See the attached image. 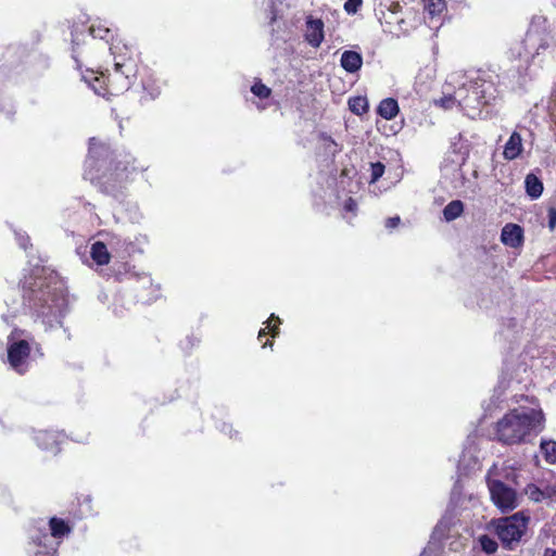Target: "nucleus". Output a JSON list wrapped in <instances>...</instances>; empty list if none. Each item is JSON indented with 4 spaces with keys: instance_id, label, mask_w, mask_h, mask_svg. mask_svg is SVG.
<instances>
[{
    "instance_id": "f257e3e1",
    "label": "nucleus",
    "mask_w": 556,
    "mask_h": 556,
    "mask_svg": "<svg viewBox=\"0 0 556 556\" xmlns=\"http://www.w3.org/2000/svg\"><path fill=\"white\" fill-rule=\"evenodd\" d=\"M23 298L42 324H61L67 308L62 283L55 276L30 275L23 281Z\"/></svg>"
},
{
    "instance_id": "f03ea898",
    "label": "nucleus",
    "mask_w": 556,
    "mask_h": 556,
    "mask_svg": "<svg viewBox=\"0 0 556 556\" xmlns=\"http://www.w3.org/2000/svg\"><path fill=\"white\" fill-rule=\"evenodd\" d=\"M544 424L545 416L541 409L529 408L520 412L514 408L495 424V437L504 444H520L532 432H541Z\"/></svg>"
},
{
    "instance_id": "7ed1b4c3",
    "label": "nucleus",
    "mask_w": 556,
    "mask_h": 556,
    "mask_svg": "<svg viewBox=\"0 0 556 556\" xmlns=\"http://www.w3.org/2000/svg\"><path fill=\"white\" fill-rule=\"evenodd\" d=\"M139 170L136 160L125 156L121 160H111L100 172L86 169V176L101 193L117 199L124 195L127 185Z\"/></svg>"
},
{
    "instance_id": "20e7f679",
    "label": "nucleus",
    "mask_w": 556,
    "mask_h": 556,
    "mask_svg": "<svg viewBox=\"0 0 556 556\" xmlns=\"http://www.w3.org/2000/svg\"><path fill=\"white\" fill-rule=\"evenodd\" d=\"M138 75H128L125 71L114 67L113 71L96 72L87 68L83 78L94 92L103 98L118 97L127 91Z\"/></svg>"
},
{
    "instance_id": "39448f33",
    "label": "nucleus",
    "mask_w": 556,
    "mask_h": 556,
    "mask_svg": "<svg viewBox=\"0 0 556 556\" xmlns=\"http://www.w3.org/2000/svg\"><path fill=\"white\" fill-rule=\"evenodd\" d=\"M529 520L523 513H516L508 517L493 519L489 527L493 529L505 549L514 551L526 534Z\"/></svg>"
},
{
    "instance_id": "423d86ee",
    "label": "nucleus",
    "mask_w": 556,
    "mask_h": 556,
    "mask_svg": "<svg viewBox=\"0 0 556 556\" xmlns=\"http://www.w3.org/2000/svg\"><path fill=\"white\" fill-rule=\"evenodd\" d=\"M90 41H86L85 38L79 42L78 38H73L72 56L76 62L78 70H81L85 61H89L91 52L93 50L94 40L101 39L106 43L113 39L112 30L101 22L92 23L89 27Z\"/></svg>"
},
{
    "instance_id": "0eeeda50",
    "label": "nucleus",
    "mask_w": 556,
    "mask_h": 556,
    "mask_svg": "<svg viewBox=\"0 0 556 556\" xmlns=\"http://www.w3.org/2000/svg\"><path fill=\"white\" fill-rule=\"evenodd\" d=\"M113 58L114 67L125 71L128 75H138L140 65L137 50L122 40L113 41L109 47Z\"/></svg>"
},
{
    "instance_id": "6e6552de",
    "label": "nucleus",
    "mask_w": 556,
    "mask_h": 556,
    "mask_svg": "<svg viewBox=\"0 0 556 556\" xmlns=\"http://www.w3.org/2000/svg\"><path fill=\"white\" fill-rule=\"evenodd\" d=\"M488 486L493 504L503 513L514 510L518 506L515 489L501 480H490Z\"/></svg>"
},
{
    "instance_id": "1a4fd4ad",
    "label": "nucleus",
    "mask_w": 556,
    "mask_h": 556,
    "mask_svg": "<svg viewBox=\"0 0 556 556\" xmlns=\"http://www.w3.org/2000/svg\"><path fill=\"white\" fill-rule=\"evenodd\" d=\"M112 151L109 144H106L105 142L101 141L98 138H90L88 148L87 169H92V172H100V169L112 160L110 157Z\"/></svg>"
},
{
    "instance_id": "9d476101",
    "label": "nucleus",
    "mask_w": 556,
    "mask_h": 556,
    "mask_svg": "<svg viewBox=\"0 0 556 556\" xmlns=\"http://www.w3.org/2000/svg\"><path fill=\"white\" fill-rule=\"evenodd\" d=\"M59 545L60 542L54 544L47 532L40 531L31 536L27 553L28 556H59Z\"/></svg>"
},
{
    "instance_id": "9b49d317",
    "label": "nucleus",
    "mask_w": 556,
    "mask_h": 556,
    "mask_svg": "<svg viewBox=\"0 0 556 556\" xmlns=\"http://www.w3.org/2000/svg\"><path fill=\"white\" fill-rule=\"evenodd\" d=\"M30 345L26 340H18L8 346V361L11 367L18 374L26 370V361L30 355Z\"/></svg>"
},
{
    "instance_id": "f8f14e48",
    "label": "nucleus",
    "mask_w": 556,
    "mask_h": 556,
    "mask_svg": "<svg viewBox=\"0 0 556 556\" xmlns=\"http://www.w3.org/2000/svg\"><path fill=\"white\" fill-rule=\"evenodd\" d=\"M138 77L142 87L141 103L154 100L161 94L160 84L148 66H141Z\"/></svg>"
},
{
    "instance_id": "ddd939ff",
    "label": "nucleus",
    "mask_w": 556,
    "mask_h": 556,
    "mask_svg": "<svg viewBox=\"0 0 556 556\" xmlns=\"http://www.w3.org/2000/svg\"><path fill=\"white\" fill-rule=\"evenodd\" d=\"M525 494L529 500L541 503L545 500L553 501L556 497V486L544 481L536 483H528L525 488Z\"/></svg>"
},
{
    "instance_id": "4468645a",
    "label": "nucleus",
    "mask_w": 556,
    "mask_h": 556,
    "mask_svg": "<svg viewBox=\"0 0 556 556\" xmlns=\"http://www.w3.org/2000/svg\"><path fill=\"white\" fill-rule=\"evenodd\" d=\"M306 30L304 34L306 42L313 48H319L325 39L324 22L321 18H314L308 15L305 21Z\"/></svg>"
},
{
    "instance_id": "2eb2a0df",
    "label": "nucleus",
    "mask_w": 556,
    "mask_h": 556,
    "mask_svg": "<svg viewBox=\"0 0 556 556\" xmlns=\"http://www.w3.org/2000/svg\"><path fill=\"white\" fill-rule=\"evenodd\" d=\"M536 42H538L536 34L529 31L526 34V37L523 38V40L515 47L514 51L517 52V55L519 58L523 56L526 59V61L528 62L529 60L533 59L535 54L539 53L540 49H546L548 47L547 43H540L534 52L530 51L528 48H534Z\"/></svg>"
},
{
    "instance_id": "dca6fc26",
    "label": "nucleus",
    "mask_w": 556,
    "mask_h": 556,
    "mask_svg": "<svg viewBox=\"0 0 556 556\" xmlns=\"http://www.w3.org/2000/svg\"><path fill=\"white\" fill-rule=\"evenodd\" d=\"M502 242L510 248H519L523 244V229L517 224H506L501 233Z\"/></svg>"
},
{
    "instance_id": "f3484780",
    "label": "nucleus",
    "mask_w": 556,
    "mask_h": 556,
    "mask_svg": "<svg viewBox=\"0 0 556 556\" xmlns=\"http://www.w3.org/2000/svg\"><path fill=\"white\" fill-rule=\"evenodd\" d=\"M35 442L37 446L47 452H51L53 454H58L60 452V441L59 435L49 430H42L36 433Z\"/></svg>"
},
{
    "instance_id": "a211bd4d",
    "label": "nucleus",
    "mask_w": 556,
    "mask_h": 556,
    "mask_svg": "<svg viewBox=\"0 0 556 556\" xmlns=\"http://www.w3.org/2000/svg\"><path fill=\"white\" fill-rule=\"evenodd\" d=\"M523 151L522 138L518 131H513L504 146L503 156L507 161H513L521 155Z\"/></svg>"
},
{
    "instance_id": "6ab92c4d",
    "label": "nucleus",
    "mask_w": 556,
    "mask_h": 556,
    "mask_svg": "<svg viewBox=\"0 0 556 556\" xmlns=\"http://www.w3.org/2000/svg\"><path fill=\"white\" fill-rule=\"evenodd\" d=\"M280 324L281 320L278 316H276L275 314H271L269 316V318L266 321V328L261 329L257 336V339L262 343L263 348L273 346L274 343L271 340L266 339L265 341H263V338L266 337L267 334H270L271 338L277 337L279 334Z\"/></svg>"
},
{
    "instance_id": "aec40b11",
    "label": "nucleus",
    "mask_w": 556,
    "mask_h": 556,
    "mask_svg": "<svg viewBox=\"0 0 556 556\" xmlns=\"http://www.w3.org/2000/svg\"><path fill=\"white\" fill-rule=\"evenodd\" d=\"M72 526L62 518L51 517L49 519L50 539L62 540L72 532Z\"/></svg>"
},
{
    "instance_id": "412c9836",
    "label": "nucleus",
    "mask_w": 556,
    "mask_h": 556,
    "mask_svg": "<svg viewBox=\"0 0 556 556\" xmlns=\"http://www.w3.org/2000/svg\"><path fill=\"white\" fill-rule=\"evenodd\" d=\"M340 64L348 73H356L363 65V56L356 51L346 50L341 55Z\"/></svg>"
},
{
    "instance_id": "4be33fe9",
    "label": "nucleus",
    "mask_w": 556,
    "mask_h": 556,
    "mask_svg": "<svg viewBox=\"0 0 556 556\" xmlns=\"http://www.w3.org/2000/svg\"><path fill=\"white\" fill-rule=\"evenodd\" d=\"M399 112V103L394 98L381 100L377 108V114L387 121L393 119Z\"/></svg>"
},
{
    "instance_id": "5701e85b",
    "label": "nucleus",
    "mask_w": 556,
    "mask_h": 556,
    "mask_svg": "<svg viewBox=\"0 0 556 556\" xmlns=\"http://www.w3.org/2000/svg\"><path fill=\"white\" fill-rule=\"evenodd\" d=\"M90 256L97 265L104 266L111 261V254L102 241H96L91 245Z\"/></svg>"
},
{
    "instance_id": "b1692460",
    "label": "nucleus",
    "mask_w": 556,
    "mask_h": 556,
    "mask_svg": "<svg viewBox=\"0 0 556 556\" xmlns=\"http://www.w3.org/2000/svg\"><path fill=\"white\" fill-rule=\"evenodd\" d=\"M527 194L531 199H538L543 192V182L534 175L528 174L525 180Z\"/></svg>"
},
{
    "instance_id": "393cba45",
    "label": "nucleus",
    "mask_w": 556,
    "mask_h": 556,
    "mask_svg": "<svg viewBox=\"0 0 556 556\" xmlns=\"http://www.w3.org/2000/svg\"><path fill=\"white\" fill-rule=\"evenodd\" d=\"M463 212L464 203L460 200H453L443 208V216L446 222H452L459 217Z\"/></svg>"
},
{
    "instance_id": "a878e982",
    "label": "nucleus",
    "mask_w": 556,
    "mask_h": 556,
    "mask_svg": "<svg viewBox=\"0 0 556 556\" xmlns=\"http://www.w3.org/2000/svg\"><path fill=\"white\" fill-rule=\"evenodd\" d=\"M349 109L352 113L356 115H363L368 112L369 104L366 97L363 96H356L352 97L348 101Z\"/></svg>"
},
{
    "instance_id": "bb28decb",
    "label": "nucleus",
    "mask_w": 556,
    "mask_h": 556,
    "mask_svg": "<svg viewBox=\"0 0 556 556\" xmlns=\"http://www.w3.org/2000/svg\"><path fill=\"white\" fill-rule=\"evenodd\" d=\"M540 450L546 463L556 464V441L543 439L540 443Z\"/></svg>"
},
{
    "instance_id": "cd10ccee",
    "label": "nucleus",
    "mask_w": 556,
    "mask_h": 556,
    "mask_svg": "<svg viewBox=\"0 0 556 556\" xmlns=\"http://www.w3.org/2000/svg\"><path fill=\"white\" fill-rule=\"evenodd\" d=\"M424 10L431 17L441 15L446 10L445 0H421Z\"/></svg>"
},
{
    "instance_id": "c85d7f7f",
    "label": "nucleus",
    "mask_w": 556,
    "mask_h": 556,
    "mask_svg": "<svg viewBox=\"0 0 556 556\" xmlns=\"http://www.w3.org/2000/svg\"><path fill=\"white\" fill-rule=\"evenodd\" d=\"M251 92L261 100L268 99L271 96V89L263 84L261 79L254 81Z\"/></svg>"
},
{
    "instance_id": "c756f323",
    "label": "nucleus",
    "mask_w": 556,
    "mask_h": 556,
    "mask_svg": "<svg viewBox=\"0 0 556 556\" xmlns=\"http://www.w3.org/2000/svg\"><path fill=\"white\" fill-rule=\"evenodd\" d=\"M479 543L481 549L486 554H494L498 548L497 542L486 534H482L479 536Z\"/></svg>"
},
{
    "instance_id": "7c9ffc66",
    "label": "nucleus",
    "mask_w": 556,
    "mask_h": 556,
    "mask_svg": "<svg viewBox=\"0 0 556 556\" xmlns=\"http://www.w3.org/2000/svg\"><path fill=\"white\" fill-rule=\"evenodd\" d=\"M386 166L381 162L371 163L370 165V182H376L384 174Z\"/></svg>"
},
{
    "instance_id": "2f4dec72",
    "label": "nucleus",
    "mask_w": 556,
    "mask_h": 556,
    "mask_svg": "<svg viewBox=\"0 0 556 556\" xmlns=\"http://www.w3.org/2000/svg\"><path fill=\"white\" fill-rule=\"evenodd\" d=\"M363 4V0H346L344 3V10L349 14H355L358 12Z\"/></svg>"
},
{
    "instance_id": "473e14b6",
    "label": "nucleus",
    "mask_w": 556,
    "mask_h": 556,
    "mask_svg": "<svg viewBox=\"0 0 556 556\" xmlns=\"http://www.w3.org/2000/svg\"><path fill=\"white\" fill-rule=\"evenodd\" d=\"M455 103H456V99L452 94L444 96L440 100L435 101V104H438L439 106H441L445 110L452 109L455 105Z\"/></svg>"
},
{
    "instance_id": "72a5a7b5",
    "label": "nucleus",
    "mask_w": 556,
    "mask_h": 556,
    "mask_svg": "<svg viewBox=\"0 0 556 556\" xmlns=\"http://www.w3.org/2000/svg\"><path fill=\"white\" fill-rule=\"evenodd\" d=\"M343 211L345 213H352L354 216L357 213V202L352 197L348 198L343 205Z\"/></svg>"
},
{
    "instance_id": "f704fd0d",
    "label": "nucleus",
    "mask_w": 556,
    "mask_h": 556,
    "mask_svg": "<svg viewBox=\"0 0 556 556\" xmlns=\"http://www.w3.org/2000/svg\"><path fill=\"white\" fill-rule=\"evenodd\" d=\"M547 217H548V228L551 230H554L556 227V208L555 207L548 208Z\"/></svg>"
},
{
    "instance_id": "c9c22d12",
    "label": "nucleus",
    "mask_w": 556,
    "mask_h": 556,
    "mask_svg": "<svg viewBox=\"0 0 556 556\" xmlns=\"http://www.w3.org/2000/svg\"><path fill=\"white\" fill-rule=\"evenodd\" d=\"M401 223V218L400 216H392V217H388L384 222V226L386 228L388 229H393L395 227H397Z\"/></svg>"
},
{
    "instance_id": "e433bc0d",
    "label": "nucleus",
    "mask_w": 556,
    "mask_h": 556,
    "mask_svg": "<svg viewBox=\"0 0 556 556\" xmlns=\"http://www.w3.org/2000/svg\"><path fill=\"white\" fill-rule=\"evenodd\" d=\"M472 93L476 96V99H478V100H479V103H481L482 105H486V104H489V103H490V100H489V99H486V98L484 97V94H481V96L479 94L478 88H476V87H475V88L472 89Z\"/></svg>"
},
{
    "instance_id": "4c0bfd02",
    "label": "nucleus",
    "mask_w": 556,
    "mask_h": 556,
    "mask_svg": "<svg viewBox=\"0 0 556 556\" xmlns=\"http://www.w3.org/2000/svg\"><path fill=\"white\" fill-rule=\"evenodd\" d=\"M544 556H556V549L546 548L544 552Z\"/></svg>"
}]
</instances>
